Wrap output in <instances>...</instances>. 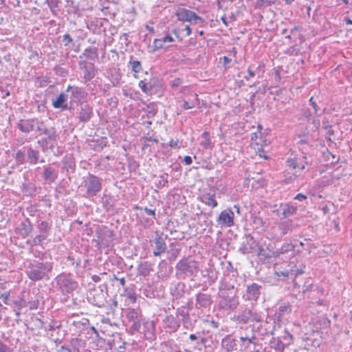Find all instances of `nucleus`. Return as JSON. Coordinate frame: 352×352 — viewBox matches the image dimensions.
<instances>
[{
	"instance_id": "nucleus-1",
	"label": "nucleus",
	"mask_w": 352,
	"mask_h": 352,
	"mask_svg": "<svg viewBox=\"0 0 352 352\" xmlns=\"http://www.w3.org/2000/svg\"><path fill=\"white\" fill-rule=\"evenodd\" d=\"M52 270V265L49 262H35L30 263L27 270L28 278L33 281L43 279L49 280V273Z\"/></svg>"
},
{
	"instance_id": "nucleus-2",
	"label": "nucleus",
	"mask_w": 352,
	"mask_h": 352,
	"mask_svg": "<svg viewBox=\"0 0 352 352\" xmlns=\"http://www.w3.org/2000/svg\"><path fill=\"white\" fill-rule=\"evenodd\" d=\"M78 188L83 192V197H94L102 190L101 179L96 175L89 174L83 177V181Z\"/></svg>"
},
{
	"instance_id": "nucleus-3",
	"label": "nucleus",
	"mask_w": 352,
	"mask_h": 352,
	"mask_svg": "<svg viewBox=\"0 0 352 352\" xmlns=\"http://www.w3.org/2000/svg\"><path fill=\"white\" fill-rule=\"evenodd\" d=\"M55 282L59 291L63 294H72L78 287L70 274H60L55 278Z\"/></svg>"
},
{
	"instance_id": "nucleus-4",
	"label": "nucleus",
	"mask_w": 352,
	"mask_h": 352,
	"mask_svg": "<svg viewBox=\"0 0 352 352\" xmlns=\"http://www.w3.org/2000/svg\"><path fill=\"white\" fill-rule=\"evenodd\" d=\"M177 275L190 277L196 276L199 271L197 262L188 258L180 260L176 265Z\"/></svg>"
},
{
	"instance_id": "nucleus-5",
	"label": "nucleus",
	"mask_w": 352,
	"mask_h": 352,
	"mask_svg": "<svg viewBox=\"0 0 352 352\" xmlns=\"http://www.w3.org/2000/svg\"><path fill=\"white\" fill-rule=\"evenodd\" d=\"M238 272L236 270H231L225 274L223 279L221 281L220 292L236 293L235 284Z\"/></svg>"
},
{
	"instance_id": "nucleus-6",
	"label": "nucleus",
	"mask_w": 352,
	"mask_h": 352,
	"mask_svg": "<svg viewBox=\"0 0 352 352\" xmlns=\"http://www.w3.org/2000/svg\"><path fill=\"white\" fill-rule=\"evenodd\" d=\"M116 338L120 340V334L113 335V337H109V338H105L102 337L100 333H98V337L92 338L94 340V346L93 348L96 349H104L105 350L112 349L113 347L116 346Z\"/></svg>"
},
{
	"instance_id": "nucleus-7",
	"label": "nucleus",
	"mask_w": 352,
	"mask_h": 352,
	"mask_svg": "<svg viewBox=\"0 0 352 352\" xmlns=\"http://www.w3.org/2000/svg\"><path fill=\"white\" fill-rule=\"evenodd\" d=\"M307 159L306 156H302V158H289L287 160V166L293 170L294 178L300 176L301 171L305 169V164L309 163Z\"/></svg>"
},
{
	"instance_id": "nucleus-8",
	"label": "nucleus",
	"mask_w": 352,
	"mask_h": 352,
	"mask_svg": "<svg viewBox=\"0 0 352 352\" xmlns=\"http://www.w3.org/2000/svg\"><path fill=\"white\" fill-rule=\"evenodd\" d=\"M177 19L181 21H188L197 23L204 22V19L195 12L184 8H179L175 12Z\"/></svg>"
},
{
	"instance_id": "nucleus-9",
	"label": "nucleus",
	"mask_w": 352,
	"mask_h": 352,
	"mask_svg": "<svg viewBox=\"0 0 352 352\" xmlns=\"http://www.w3.org/2000/svg\"><path fill=\"white\" fill-rule=\"evenodd\" d=\"M79 69L83 73V82L87 83L92 80L96 74V70L94 63L87 62L85 60H81L78 63Z\"/></svg>"
},
{
	"instance_id": "nucleus-10",
	"label": "nucleus",
	"mask_w": 352,
	"mask_h": 352,
	"mask_svg": "<svg viewBox=\"0 0 352 352\" xmlns=\"http://www.w3.org/2000/svg\"><path fill=\"white\" fill-rule=\"evenodd\" d=\"M168 239V235L163 232H155V236L153 239V244L155 248L153 250V254L155 256H160L162 253H164L166 250V240Z\"/></svg>"
},
{
	"instance_id": "nucleus-11",
	"label": "nucleus",
	"mask_w": 352,
	"mask_h": 352,
	"mask_svg": "<svg viewBox=\"0 0 352 352\" xmlns=\"http://www.w3.org/2000/svg\"><path fill=\"white\" fill-rule=\"evenodd\" d=\"M30 308H49L52 306V299L47 294H37L30 300Z\"/></svg>"
},
{
	"instance_id": "nucleus-12",
	"label": "nucleus",
	"mask_w": 352,
	"mask_h": 352,
	"mask_svg": "<svg viewBox=\"0 0 352 352\" xmlns=\"http://www.w3.org/2000/svg\"><path fill=\"white\" fill-rule=\"evenodd\" d=\"M126 317L129 321L133 322L132 328L136 331L140 330L142 324L148 323L142 315L141 309H129Z\"/></svg>"
},
{
	"instance_id": "nucleus-13",
	"label": "nucleus",
	"mask_w": 352,
	"mask_h": 352,
	"mask_svg": "<svg viewBox=\"0 0 352 352\" xmlns=\"http://www.w3.org/2000/svg\"><path fill=\"white\" fill-rule=\"evenodd\" d=\"M67 92H71L70 98L75 103H84L87 97V93L85 90L79 87L72 86L69 85L66 89Z\"/></svg>"
},
{
	"instance_id": "nucleus-14",
	"label": "nucleus",
	"mask_w": 352,
	"mask_h": 352,
	"mask_svg": "<svg viewBox=\"0 0 352 352\" xmlns=\"http://www.w3.org/2000/svg\"><path fill=\"white\" fill-rule=\"evenodd\" d=\"M234 318L239 322L247 323L249 321L260 322L262 320V317L258 315L253 309H244L241 313L234 315Z\"/></svg>"
},
{
	"instance_id": "nucleus-15",
	"label": "nucleus",
	"mask_w": 352,
	"mask_h": 352,
	"mask_svg": "<svg viewBox=\"0 0 352 352\" xmlns=\"http://www.w3.org/2000/svg\"><path fill=\"white\" fill-rule=\"evenodd\" d=\"M78 119L80 122L87 123L94 116L93 107L87 103H81L77 110Z\"/></svg>"
},
{
	"instance_id": "nucleus-16",
	"label": "nucleus",
	"mask_w": 352,
	"mask_h": 352,
	"mask_svg": "<svg viewBox=\"0 0 352 352\" xmlns=\"http://www.w3.org/2000/svg\"><path fill=\"white\" fill-rule=\"evenodd\" d=\"M222 300H221L220 308H236L239 305L238 298L236 293L221 292Z\"/></svg>"
},
{
	"instance_id": "nucleus-17",
	"label": "nucleus",
	"mask_w": 352,
	"mask_h": 352,
	"mask_svg": "<svg viewBox=\"0 0 352 352\" xmlns=\"http://www.w3.org/2000/svg\"><path fill=\"white\" fill-rule=\"evenodd\" d=\"M234 212L227 208L221 212L217 222L221 226L231 227L234 225Z\"/></svg>"
},
{
	"instance_id": "nucleus-18",
	"label": "nucleus",
	"mask_w": 352,
	"mask_h": 352,
	"mask_svg": "<svg viewBox=\"0 0 352 352\" xmlns=\"http://www.w3.org/2000/svg\"><path fill=\"white\" fill-rule=\"evenodd\" d=\"M58 177V170L52 167L50 164L43 167L42 178L45 183H54Z\"/></svg>"
},
{
	"instance_id": "nucleus-19",
	"label": "nucleus",
	"mask_w": 352,
	"mask_h": 352,
	"mask_svg": "<svg viewBox=\"0 0 352 352\" xmlns=\"http://www.w3.org/2000/svg\"><path fill=\"white\" fill-rule=\"evenodd\" d=\"M245 239V242L243 243L240 248V251L243 254H249L253 252H256L260 246L259 243L251 234L246 235Z\"/></svg>"
},
{
	"instance_id": "nucleus-20",
	"label": "nucleus",
	"mask_w": 352,
	"mask_h": 352,
	"mask_svg": "<svg viewBox=\"0 0 352 352\" xmlns=\"http://www.w3.org/2000/svg\"><path fill=\"white\" fill-rule=\"evenodd\" d=\"M37 131H39L40 134H43L45 136H48V139L50 141H56L58 138V134L54 127H46L43 122H37L36 126Z\"/></svg>"
},
{
	"instance_id": "nucleus-21",
	"label": "nucleus",
	"mask_w": 352,
	"mask_h": 352,
	"mask_svg": "<svg viewBox=\"0 0 352 352\" xmlns=\"http://www.w3.org/2000/svg\"><path fill=\"white\" fill-rule=\"evenodd\" d=\"M37 122H38L37 119L21 120L16 126L21 132L28 133L34 129Z\"/></svg>"
},
{
	"instance_id": "nucleus-22",
	"label": "nucleus",
	"mask_w": 352,
	"mask_h": 352,
	"mask_svg": "<svg viewBox=\"0 0 352 352\" xmlns=\"http://www.w3.org/2000/svg\"><path fill=\"white\" fill-rule=\"evenodd\" d=\"M277 229L280 234V237L292 232L294 228V225L292 219L280 221L276 223Z\"/></svg>"
},
{
	"instance_id": "nucleus-23",
	"label": "nucleus",
	"mask_w": 352,
	"mask_h": 352,
	"mask_svg": "<svg viewBox=\"0 0 352 352\" xmlns=\"http://www.w3.org/2000/svg\"><path fill=\"white\" fill-rule=\"evenodd\" d=\"M212 303V297L209 294L199 292L196 294V307H209Z\"/></svg>"
},
{
	"instance_id": "nucleus-24",
	"label": "nucleus",
	"mask_w": 352,
	"mask_h": 352,
	"mask_svg": "<svg viewBox=\"0 0 352 352\" xmlns=\"http://www.w3.org/2000/svg\"><path fill=\"white\" fill-rule=\"evenodd\" d=\"M40 158V152L38 150L34 149L29 146L27 149V162L30 164H36L38 162L44 163V159Z\"/></svg>"
},
{
	"instance_id": "nucleus-25",
	"label": "nucleus",
	"mask_w": 352,
	"mask_h": 352,
	"mask_svg": "<svg viewBox=\"0 0 352 352\" xmlns=\"http://www.w3.org/2000/svg\"><path fill=\"white\" fill-rule=\"evenodd\" d=\"M67 95L61 93L55 100H53L52 106L56 109H62L63 110L69 109V106L67 102Z\"/></svg>"
},
{
	"instance_id": "nucleus-26",
	"label": "nucleus",
	"mask_w": 352,
	"mask_h": 352,
	"mask_svg": "<svg viewBox=\"0 0 352 352\" xmlns=\"http://www.w3.org/2000/svg\"><path fill=\"white\" fill-rule=\"evenodd\" d=\"M173 41L174 38L170 35L167 34L160 38H155L153 42L151 47L153 48V51L155 52L164 47V43H172Z\"/></svg>"
},
{
	"instance_id": "nucleus-27",
	"label": "nucleus",
	"mask_w": 352,
	"mask_h": 352,
	"mask_svg": "<svg viewBox=\"0 0 352 352\" xmlns=\"http://www.w3.org/2000/svg\"><path fill=\"white\" fill-rule=\"evenodd\" d=\"M261 286L252 283L247 287V296L250 300H256L261 294Z\"/></svg>"
},
{
	"instance_id": "nucleus-28",
	"label": "nucleus",
	"mask_w": 352,
	"mask_h": 352,
	"mask_svg": "<svg viewBox=\"0 0 352 352\" xmlns=\"http://www.w3.org/2000/svg\"><path fill=\"white\" fill-rule=\"evenodd\" d=\"M252 227L258 233H261L266 230L267 228V224L261 217H252Z\"/></svg>"
},
{
	"instance_id": "nucleus-29",
	"label": "nucleus",
	"mask_w": 352,
	"mask_h": 352,
	"mask_svg": "<svg viewBox=\"0 0 352 352\" xmlns=\"http://www.w3.org/2000/svg\"><path fill=\"white\" fill-rule=\"evenodd\" d=\"M221 345L227 351H232L236 348V340L232 336L228 335L222 339Z\"/></svg>"
},
{
	"instance_id": "nucleus-30",
	"label": "nucleus",
	"mask_w": 352,
	"mask_h": 352,
	"mask_svg": "<svg viewBox=\"0 0 352 352\" xmlns=\"http://www.w3.org/2000/svg\"><path fill=\"white\" fill-rule=\"evenodd\" d=\"M87 58V59L95 61L98 58V50L96 47H89L84 50V52L79 56V58Z\"/></svg>"
},
{
	"instance_id": "nucleus-31",
	"label": "nucleus",
	"mask_w": 352,
	"mask_h": 352,
	"mask_svg": "<svg viewBox=\"0 0 352 352\" xmlns=\"http://www.w3.org/2000/svg\"><path fill=\"white\" fill-rule=\"evenodd\" d=\"M155 86V79H150L148 82L145 79L139 82V87L146 94H151V91Z\"/></svg>"
},
{
	"instance_id": "nucleus-32",
	"label": "nucleus",
	"mask_w": 352,
	"mask_h": 352,
	"mask_svg": "<svg viewBox=\"0 0 352 352\" xmlns=\"http://www.w3.org/2000/svg\"><path fill=\"white\" fill-rule=\"evenodd\" d=\"M63 168L65 169L67 173H74L76 170V163L73 157H65L63 160Z\"/></svg>"
},
{
	"instance_id": "nucleus-33",
	"label": "nucleus",
	"mask_w": 352,
	"mask_h": 352,
	"mask_svg": "<svg viewBox=\"0 0 352 352\" xmlns=\"http://www.w3.org/2000/svg\"><path fill=\"white\" fill-rule=\"evenodd\" d=\"M151 270L152 265L148 261L142 262L138 267L139 274L143 276H148Z\"/></svg>"
},
{
	"instance_id": "nucleus-34",
	"label": "nucleus",
	"mask_w": 352,
	"mask_h": 352,
	"mask_svg": "<svg viewBox=\"0 0 352 352\" xmlns=\"http://www.w3.org/2000/svg\"><path fill=\"white\" fill-rule=\"evenodd\" d=\"M124 289V291L122 296L126 298L124 300L126 305H129L130 304L135 302L137 300V296L133 292V290L127 288H125Z\"/></svg>"
},
{
	"instance_id": "nucleus-35",
	"label": "nucleus",
	"mask_w": 352,
	"mask_h": 352,
	"mask_svg": "<svg viewBox=\"0 0 352 352\" xmlns=\"http://www.w3.org/2000/svg\"><path fill=\"white\" fill-rule=\"evenodd\" d=\"M309 103V105L311 106V107L314 109V114L315 117L318 118L325 112L326 108L321 109L318 105V102L313 96L310 98Z\"/></svg>"
},
{
	"instance_id": "nucleus-36",
	"label": "nucleus",
	"mask_w": 352,
	"mask_h": 352,
	"mask_svg": "<svg viewBox=\"0 0 352 352\" xmlns=\"http://www.w3.org/2000/svg\"><path fill=\"white\" fill-rule=\"evenodd\" d=\"M85 342L79 338H72L69 341V347L72 352H80L82 347L84 346Z\"/></svg>"
},
{
	"instance_id": "nucleus-37",
	"label": "nucleus",
	"mask_w": 352,
	"mask_h": 352,
	"mask_svg": "<svg viewBox=\"0 0 352 352\" xmlns=\"http://www.w3.org/2000/svg\"><path fill=\"white\" fill-rule=\"evenodd\" d=\"M164 322L167 327L173 330H177L180 326L176 318L172 315L166 316L165 319H164Z\"/></svg>"
},
{
	"instance_id": "nucleus-38",
	"label": "nucleus",
	"mask_w": 352,
	"mask_h": 352,
	"mask_svg": "<svg viewBox=\"0 0 352 352\" xmlns=\"http://www.w3.org/2000/svg\"><path fill=\"white\" fill-rule=\"evenodd\" d=\"M96 235L98 236V239L102 242L105 237H112L113 236V232L109 229H107V227L100 228L97 229L96 230Z\"/></svg>"
},
{
	"instance_id": "nucleus-39",
	"label": "nucleus",
	"mask_w": 352,
	"mask_h": 352,
	"mask_svg": "<svg viewBox=\"0 0 352 352\" xmlns=\"http://www.w3.org/2000/svg\"><path fill=\"white\" fill-rule=\"evenodd\" d=\"M282 208V214L284 218L289 217L297 212L296 207L290 204H285Z\"/></svg>"
},
{
	"instance_id": "nucleus-40",
	"label": "nucleus",
	"mask_w": 352,
	"mask_h": 352,
	"mask_svg": "<svg viewBox=\"0 0 352 352\" xmlns=\"http://www.w3.org/2000/svg\"><path fill=\"white\" fill-rule=\"evenodd\" d=\"M21 235L23 239L26 238L32 232L33 228L30 221L28 219L25 222L21 223Z\"/></svg>"
},
{
	"instance_id": "nucleus-41",
	"label": "nucleus",
	"mask_w": 352,
	"mask_h": 352,
	"mask_svg": "<svg viewBox=\"0 0 352 352\" xmlns=\"http://www.w3.org/2000/svg\"><path fill=\"white\" fill-rule=\"evenodd\" d=\"M134 209L135 210H144L148 215L152 216L153 220L151 221L150 219H148L146 220V223H148L150 224H153V220H156L157 219L156 214H155V209L148 208L147 207L138 206H134Z\"/></svg>"
},
{
	"instance_id": "nucleus-42",
	"label": "nucleus",
	"mask_w": 352,
	"mask_h": 352,
	"mask_svg": "<svg viewBox=\"0 0 352 352\" xmlns=\"http://www.w3.org/2000/svg\"><path fill=\"white\" fill-rule=\"evenodd\" d=\"M270 345L272 349L277 352H284L285 344H284L280 338H273L270 342Z\"/></svg>"
},
{
	"instance_id": "nucleus-43",
	"label": "nucleus",
	"mask_w": 352,
	"mask_h": 352,
	"mask_svg": "<svg viewBox=\"0 0 352 352\" xmlns=\"http://www.w3.org/2000/svg\"><path fill=\"white\" fill-rule=\"evenodd\" d=\"M313 322L317 325L316 328L324 329L329 326L330 320L324 316L313 319Z\"/></svg>"
},
{
	"instance_id": "nucleus-44",
	"label": "nucleus",
	"mask_w": 352,
	"mask_h": 352,
	"mask_svg": "<svg viewBox=\"0 0 352 352\" xmlns=\"http://www.w3.org/2000/svg\"><path fill=\"white\" fill-rule=\"evenodd\" d=\"M239 339L242 342V346L244 349H248L251 344L256 345L258 342V339L256 337L252 336L250 338L239 337Z\"/></svg>"
},
{
	"instance_id": "nucleus-45",
	"label": "nucleus",
	"mask_w": 352,
	"mask_h": 352,
	"mask_svg": "<svg viewBox=\"0 0 352 352\" xmlns=\"http://www.w3.org/2000/svg\"><path fill=\"white\" fill-rule=\"evenodd\" d=\"M37 188L33 183L23 184V192L27 195H34L36 193Z\"/></svg>"
},
{
	"instance_id": "nucleus-46",
	"label": "nucleus",
	"mask_w": 352,
	"mask_h": 352,
	"mask_svg": "<svg viewBox=\"0 0 352 352\" xmlns=\"http://www.w3.org/2000/svg\"><path fill=\"white\" fill-rule=\"evenodd\" d=\"M201 201L205 204L211 206L212 208H214L217 206V201L214 199V195H204L201 197Z\"/></svg>"
},
{
	"instance_id": "nucleus-47",
	"label": "nucleus",
	"mask_w": 352,
	"mask_h": 352,
	"mask_svg": "<svg viewBox=\"0 0 352 352\" xmlns=\"http://www.w3.org/2000/svg\"><path fill=\"white\" fill-rule=\"evenodd\" d=\"M256 252H257V256L260 258V259H263V261H268L272 257L271 253L268 252L267 250L264 249L261 245L258 247Z\"/></svg>"
},
{
	"instance_id": "nucleus-48",
	"label": "nucleus",
	"mask_w": 352,
	"mask_h": 352,
	"mask_svg": "<svg viewBox=\"0 0 352 352\" xmlns=\"http://www.w3.org/2000/svg\"><path fill=\"white\" fill-rule=\"evenodd\" d=\"M145 111H146V116L148 118H153L157 112V109L156 108V104L153 102L149 103L147 105V107L145 109Z\"/></svg>"
},
{
	"instance_id": "nucleus-49",
	"label": "nucleus",
	"mask_w": 352,
	"mask_h": 352,
	"mask_svg": "<svg viewBox=\"0 0 352 352\" xmlns=\"http://www.w3.org/2000/svg\"><path fill=\"white\" fill-rule=\"evenodd\" d=\"M322 128L326 130V135H332L334 134V131L332 129L331 125L329 124V120L327 118H323L322 122Z\"/></svg>"
},
{
	"instance_id": "nucleus-50",
	"label": "nucleus",
	"mask_w": 352,
	"mask_h": 352,
	"mask_svg": "<svg viewBox=\"0 0 352 352\" xmlns=\"http://www.w3.org/2000/svg\"><path fill=\"white\" fill-rule=\"evenodd\" d=\"M201 137L204 140L201 142V145L205 148H209L211 144L210 133L208 131H204L202 133Z\"/></svg>"
},
{
	"instance_id": "nucleus-51",
	"label": "nucleus",
	"mask_w": 352,
	"mask_h": 352,
	"mask_svg": "<svg viewBox=\"0 0 352 352\" xmlns=\"http://www.w3.org/2000/svg\"><path fill=\"white\" fill-rule=\"evenodd\" d=\"M38 229L41 234H44L48 236V230L50 229V225L48 222L43 221L39 223Z\"/></svg>"
},
{
	"instance_id": "nucleus-52",
	"label": "nucleus",
	"mask_w": 352,
	"mask_h": 352,
	"mask_svg": "<svg viewBox=\"0 0 352 352\" xmlns=\"http://www.w3.org/2000/svg\"><path fill=\"white\" fill-rule=\"evenodd\" d=\"M47 236L45 235L44 234L40 233L32 241V242L28 241V243H30L31 245H41L43 241L47 239Z\"/></svg>"
},
{
	"instance_id": "nucleus-53",
	"label": "nucleus",
	"mask_w": 352,
	"mask_h": 352,
	"mask_svg": "<svg viewBox=\"0 0 352 352\" xmlns=\"http://www.w3.org/2000/svg\"><path fill=\"white\" fill-rule=\"evenodd\" d=\"M275 0H257L256 2V7L258 9L271 6L274 3Z\"/></svg>"
},
{
	"instance_id": "nucleus-54",
	"label": "nucleus",
	"mask_w": 352,
	"mask_h": 352,
	"mask_svg": "<svg viewBox=\"0 0 352 352\" xmlns=\"http://www.w3.org/2000/svg\"><path fill=\"white\" fill-rule=\"evenodd\" d=\"M103 207L109 210L113 206V199L111 196H104L102 201Z\"/></svg>"
},
{
	"instance_id": "nucleus-55",
	"label": "nucleus",
	"mask_w": 352,
	"mask_h": 352,
	"mask_svg": "<svg viewBox=\"0 0 352 352\" xmlns=\"http://www.w3.org/2000/svg\"><path fill=\"white\" fill-rule=\"evenodd\" d=\"M129 64L131 66L132 71L135 74L139 73L142 70V65L139 60H131Z\"/></svg>"
},
{
	"instance_id": "nucleus-56",
	"label": "nucleus",
	"mask_w": 352,
	"mask_h": 352,
	"mask_svg": "<svg viewBox=\"0 0 352 352\" xmlns=\"http://www.w3.org/2000/svg\"><path fill=\"white\" fill-rule=\"evenodd\" d=\"M186 285L183 283H178L175 285V289L174 290V292L176 296H181L184 294L185 291Z\"/></svg>"
},
{
	"instance_id": "nucleus-57",
	"label": "nucleus",
	"mask_w": 352,
	"mask_h": 352,
	"mask_svg": "<svg viewBox=\"0 0 352 352\" xmlns=\"http://www.w3.org/2000/svg\"><path fill=\"white\" fill-rule=\"evenodd\" d=\"M295 246L291 243H285L282 245L280 248V253H288L289 252L294 251Z\"/></svg>"
},
{
	"instance_id": "nucleus-58",
	"label": "nucleus",
	"mask_w": 352,
	"mask_h": 352,
	"mask_svg": "<svg viewBox=\"0 0 352 352\" xmlns=\"http://www.w3.org/2000/svg\"><path fill=\"white\" fill-rule=\"evenodd\" d=\"M293 270H290L289 271V270H285V271H276L275 272V275L278 277H280L282 276L283 277V280L286 278H289V276H292L293 275Z\"/></svg>"
},
{
	"instance_id": "nucleus-59",
	"label": "nucleus",
	"mask_w": 352,
	"mask_h": 352,
	"mask_svg": "<svg viewBox=\"0 0 352 352\" xmlns=\"http://www.w3.org/2000/svg\"><path fill=\"white\" fill-rule=\"evenodd\" d=\"M52 141L49 140L48 136H46L45 138H43L38 140L37 141V143H38V144H39L41 146L43 151H45L48 148L47 146Z\"/></svg>"
},
{
	"instance_id": "nucleus-60",
	"label": "nucleus",
	"mask_w": 352,
	"mask_h": 352,
	"mask_svg": "<svg viewBox=\"0 0 352 352\" xmlns=\"http://www.w3.org/2000/svg\"><path fill=\"white\" fill-rule=\"evenodd\" d=\"M283 206V204H273L269 205V208L270 209L272 213H275L278 214L280 212V208Z\"/></svg>"
},
{
	"instance_id": "nucleus-61",
	"label": "nucleus",
	"mask_w": 352,
	"mask_h": 352,
	"mask_svg": "<svg viewBox=\"0 0 352 352\" xmlns=\"http://www.w3.org/2000/svg\"><path fill=\"white\" fill-rule=\"evenodd\" d=\"M15 159L16 162L23 164L25 162V153L21 150H19L16 153Z\"/></svg>"
},
{
	"instance_id": "nucleus-62",
	"label": "nucleus",
	"mask_w": 352,
	"mask_h": 352,
	"mask_svg": "<svg viewBox=\"0 0 352 352\" xmlns=\"http://www.w3.org/2000/svg\"><path fill=\"white\" fill-rule=\"evenodd\" d=\"M0 352H14V351L11 347L0 340Z\"/></svg>"
},
{
	"instance_id": "nucleus-63",
	"label": "nucleus",
	"mask_w": 352,
	"mask_h": 352,
	"mask_svg": "<svg viewBox=\"0 0 352 352\" xmlns=\"http://www.w3.org/2000/svg\"><path fill=\"white\" fill-rule=\"evenodd\" d=\"M0 298L3 300V303L7 305H10V292H6L0 296Z\"/></svg>"
},
{
	"instance_id": "nucleus-64",
	"label": "nucleus",
	"mask_w": 352,
	"mask_h": 352,
	"mask_svg": "<svg viewBox=\"0 0 352 352\" xmlns=\"http://www.w3.org/2000/svg\"><path fill=\"white\" fill-rule=\"evenodd\" d=\"M63 41L65 42V46H69V44L73 41L72 37L69 34H65L63 35Z\"/></svg>"
}]
</instances>
